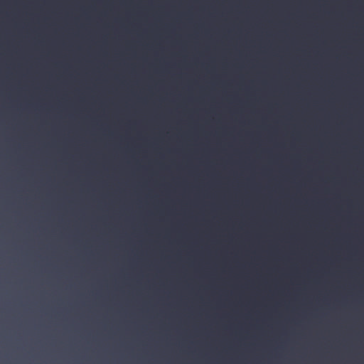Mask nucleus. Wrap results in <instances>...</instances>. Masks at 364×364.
<instances>
[{
  "label": "nucleus",
  "mask_w": 364,
  "mask_h": 364,
  "mask_svg": "<svg viewBox=\"0 0 364 364\" xmlns=\"http://www.w3.org/2000/svg\"><path fill=\"white\" fill-rule=\"evenodd\" d=\"M92 273L94 272V270H93V269L92 270Z\"/></svg>",
  "instance_id": "obj_1"
},
{
  "label": "nucleus",
  "mask_w": 364,
  "mask_h": 364,
  "mask_svg": "<svg viewBox=\"0 0 364 364\" xmlns=\"http://www.w3.org/2000/svg\"><path fill=\"white\" fill-rule=\"evenodd\" d=\"M92 293L94 292V290H93V289L92 290Z\"/></svg>",
  "instance_id": "obj_2"
}]
</instances>
